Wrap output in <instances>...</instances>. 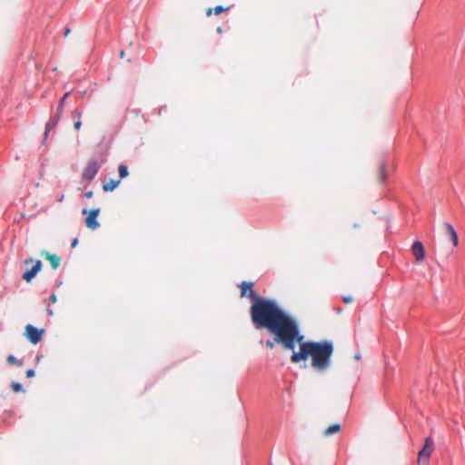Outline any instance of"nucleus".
Listing matches in <instances>:
<instances>
[{"label":"nucleus","mask_w":465,"mask_h":465,"mask_svg":"<svg viewBox=\"0 0 465 465\" xmlns=\"http://www.w3.org/2000/svg\"><path fill=\"white\" fill-rule=\"evenodd\" d=\"M271 323L275 341L284 350L292 351V362L298 363L311 358L312 368L319 372H324L331 367L334 352L332 341H304L298 322L291 315H275Z\"/></svg>","instance_id":"1"},{"label":"nucleus","mask_w":465,"mask_h":465,"mask_svg":"<svg viewBox=\"0 0 465 465\" xmlns=\"http://www.w3.org/2000/svg\"><path fill=\"white\" fill-rule=\"evenodd\" d=\"M239 287L242 297L253 300L251 307V318L253 324L257 329H265L272 334V319H274V316L278 314H289L275 301L256 295L253 290V282H242Z\"/></svg>","instance_id":"2"},{"label":"nucleus","mask_w":465,"mask_h":465,"mask_svg":"<svg viewBox=\"0 0 465 465\" xmlns=\"http://www.w3.org/2000/svg\"><path fill=\"white\" fill-rule=\"evenodd\" d=\"M434 450L433 440L430 437L425 439L423 448L418 454V465H429L430 457Z\"/></svg>","instance_id":"3"},{"label":"nucleus","mask_w":465,"mask_h":465,"mask_svg":"<svg viewBox=\"0 0 465 465\" xmlns=\"http://www.w3.org/2000/svg\"><path fill=\"white\" fill-rule=\"evenodd\" d=\"M44 333V329H37L32 324H27L25 326V335L26 339L33 344H37L42 340Z\"/></svg>","instance_id":"4"},{"label":"nucleus","mask_w":465,"mask_h":465,"mask_svg":"<svg viewBox=\"0 0 465 465\" xmlns=\"http://www.w3.org/2000/svg\"><path fill=\"white\" fill-rule=\"evenodd\" d=\"M100 209H92L89 212L87 210L84 209L83 213H87V216L85 218V225L87 228L91 230H95L99 227V223L97 221V217L99 215Z\"/></svg>","instance_id":"5"},{"label":"nucleus","mask_w":465,"mask_h":465,"mask_svg":"<svg viewBox=\"0 0 465 465\" xmlns=\"http://www.w3.org/2000/svg\"><path fill=\"white\" fill-rule=\"evenodd\" d=\"M29 263H34L33 267L23 274V279L27 282H30L42 268V262L39 260L34 262L32 259H27L25 261V264L27 265Z\"/></svg>","instance_id":"6"},{"label":"nucleus","mask_w":465,"mask_h":465,"mask_svg":"<svg viewBox=\"0 0 465 465\" xmlns=\"http://www.w3.org/2000/svg\"><path fill=\"white\" fill-rule=\"evenodd\" d=\"M99 168L97 162L90 161L83 171V179L90 183L97 174Z\"/></svg>","instance_id":"7"},{"label":"nucleus","mask_w":465,"mask_h":465,"mask_svg":"<svg viewBox=\"0 0 465 465\" xmlns=\"http://www.w3.org/2000/svg\"><path fill=\"white\" fill-rule=\"evenodd\" d=\"M412 255L415 258L417 263L421 262L425 258V249L423 244L420 241H415L411 246Z\"/></svg>","instance_id":"8"},{"label":"nucleus","mask_w":465,"mask_h":465,"mask_svg":"<svg viewBox=\"0 0 465 465\" xmlns=\"http://www.w3.org/2000/svg\"><path fill=\"white\" fill-rule=\"evenodd\" d=\"M40 255L50 262L53 270H56L61 263V258L54 253H50L45 250L41 251Z\"/></svg>","instance_id":"9"},{"label":"nucleus","mask_w":465,"mask_h":465,"mask_svg":"<svg viewBox=\"0 0 465 465\" xmlns=\"http://www.w3.org/2000/svg\"><path fill=\"white\" fill-rule=\"evenodd\" d=\"M443 228L446 235L450 238L453 246L456 247L459 245V238L458 234L454 229V227L449 223H443Z\"/></svg>","instance_id":"10"},{"label":"nucleus","mask_w":465,"mask_h":465,"mask_svg":"<svg viewBox=\"0 0 465 465\" xmlns=\"http://www.w3.org/2000/svg\"><path fill=\"white\" fill-rule=\"evenodd\" d=\"M62 117V114H59L58 113H55L54 115L51 117V119L47 122L45 124V135L48 132L54 130L57 124L59 123L60 119Z\"/></svg>","instance_id":"11"},{"label":"nucleus","mask_w":465,"mask_h":465,"mask_svg":"<svg viewBox=\"0 0 465 465\" xmlns=\"http://www.w3.org/2000/svg\"><path fill=\"white\" fill-rule=\"evenodd\" d=\"M121 183V180H109L103 183L102 187L104 192H113Z\"/></svg>","instance_id":"12"},{"label":"nucleus","mask_w":465,"mask_h":465,"mask_svg":"<svg viewBox=\"0 0 465 465\" xmlns=\"http://www.w3.org/2000/svg\"><path fill=\"white\" fill-rule=\"evenodd\" d=\"M230 9V6H227V7H223L222 5H217L215 6L214 8H208L206 10V15L209 17L212 15L213 12L214 13L215 15H221L223 12L224 11H228Z\"/></svg>","instance_id":"13"},{"label":"nucleus","mask_w":465,"mask_h":465,"mask_svg":"<svg viewBox=\"0 0 465 465\" xmlns=\"http://www.w3.org/2000/svg\"><path fill=\"white\" fill-rule=\"evenodd\" d=\"M341 430V425L338 423L332 424L329 426L324 431L323 435L329 437L332 434H335Z\"/></svg>","instance_id":"14"},{"label":"nucleus","mask_w":465,"mask_h":465,"mask_svg":"<svg viewBox=\"0 0 465 465\" xmlns=\"http://www.w3.org/2000/svg\"><path fill=\"white\" fill-rule=\"evenodd\" d=\"M377 179L380 183H384L386 180V168L384 163H380L378 167Z\"/></svg>","instance_id":"15"},{"label":"nucleus","mask_w":465,"mask_h":465,"mask_svg":"<svg viewBox=\"0 0 465 465\" xmlns=\"http://www.w3.org/2000/svg\"><path fill=\"white\" fill-rule=\"evenodd\" d=\"M6 361L10 365H17L22 366V361L17 360L14 355H9L6 359Z\"/></svg>","instance_id":"16"},{"label":"nucleus","mask_w":465,"mask_h":465,"mask_svg":"<svg viewBox=\"0 0 465 465\" xmlns=\"http://www.w3.org/2000/svg\"><path fill=\"white\" fill-rule=\"evenodd\" d=\"M118 172L121 179L127 177L129 174L127 167L124 164L119 165Z\"/></svg>","instance_id":"17"},{"label":"nucleus","mask_w":465,"mask_h":465,"mask_svg":"<svg viewBox=\"0 0 465 465\" xmlns=\"http://www.w3.org/2000/svg\"><path fill=\"white\" fill-rule=\"evenodd\" d=\"M11 386L14 392H20L24 391L23 385L19 382H13Z\"/></svg>","instance_id":"18"},{"label":"nucleus","mask_w":465,"mask_h":465,"mask_svg":"<svg viewBox=\"0 0 465 465\" xmlns=\"http://www.w3.org/2000/svg\"><path fill=\"white\" fill-rule=\"evenodd\" d=\"M82 111L79 109H75L72 112L71 116L73 119L80 120L82 117Z\"/></svg>","instance_id":"19"},{"label":"nucleus","mask_w":465,"mask_h":465,"mask_svg":"<svg viewBox=\"0 0 465 465\" xmlns=\"http://www.w3.org/2000/svg\"><path fill=\"white\" fill-rule=\"evenodd\" d=\"M64 99H61V100L59 101L58 105H57L56 113H58L59 114H63V112H64Z\"/></svg>","instance_id":"20"},{"label":"nucleus","mask_w":465,"mask_h":465,"mask_svg":"<svg viewBox=\"0 0 465 465\" xmlns=\"http://www.w3.org/2000/svg\"><path fill=\"white\" fill-rule=\"evenodd\" d=\"M25 375L27 378H32L35 375V372L33 369H29L25 371Z\"/></svg>","instance_id":"21"},{"label":"nucleus","mask_w":465,"mask_h":465,"mask_svg":"<svg viewBox=\"0 0 465 465\" xmlns=\"http://www.w3.org/2000/svg\"><path fill=\"white\" fill-rule=\"evenodd\" d=\"M275 343H277V342L275 341L274 339H273V341H270V340L266 341V346L271 348V349L274 348V344Z\"/></svg>","instance_id":"22"},{"label":"nucleus","mask_w":465,"mask_h":465,"mask_svg":"<svg viewBox=\"0 0 465 465\" xmlns=\"http://www.w3.org/2000/svg\"><path fill=\"white\" fill-rule=\"evenodd\" d=\"M342 301L345 303H351L353 302V298L351 296H344Z\"/></svg>","instance_id":"23"},{"label":"nucleus","mask_w":465,"mask_h":465,"mask_svg":"<svg viewBox=\"0 0 465 465\" xmlns=\"http://www.w3.org/2000/svg\"><path fill=\"white\" fill-rule=\"evenodd\" d=\"M81 126H82V122H81V120H76V121L74 122V129H75V130H79V129L81 128Z\"/></svg>","instance_id":"24"},{"label":"nucleus","mask_w":465,"mask_h":465,"mask_svg":"<svg viewBox=\"0 0 465 465\" xmlns=\"http://www.w3.org/2000/svg\"><path fill=\"white\" fill-rule=\"evenodd\" d=\"M93 194H94V193H93V192H92V191H88V192H86V193H84V196H85L86 198H92V197H93Z\"/></svg>","instance_id":"25"},{"label":"nucleus","mask_w":465,"mask_h":465,"mask_svg":"<svg viewBox=\"0 0 465 465\" xmlns=\"http://www.w3.org/2000/svg\"><path fill=\"white\" fill-rule=\"evenodd\" d=\"M78 243V239L74 238L71 243L72 248H74Z\"/></svg>","instance_id":"26"},{"label":"nucleus","mask_w":465,"mask_h":465,"mask_svg":"<svg viewBox=\"0 0 465 465\" xmlns=\"http://www.w3.org/2000/svg\"><path fill=\"white\" fill-rule=\"evenodd\" d=\"M70 32H71V30H70V28H69V27L65 28L64 33V37L68 36V35L70 34Z\"/></svg>","instance_id":"27"},{"label":"nucleus","mask_w":465,"mask_h":465,"mask_svg":"<svg viewBox=\"0 0 465 465\" xmlns=\"http://www.w3.org/2000/svg\"><path fill=\"white\" fill-rule=\"evenodd\" d=\"M68 96H69V92L65 93L61 99H64V102L65 99H67Z\"/></svg>","instance_id":"28"},{"label":"nucleus","mask_w":465,"mask_h":465,"mask_svg":"<svg viewBox=\"0 0 465 465\" xmlns=\"http://www.w3.org/2000/svg\"><path fill=\"white\" fill-rule=\"evenodd\" d=\"M216 32L218 34H222L223 33V28L221 26H218L217 29H216Z\"/></svg>","instance_id":"29"},{"label":"nucleus","mask_w":465,"mask_h":465,"mask_svg":"<svg viewBox=\"0 0 465 465\" xmlns=\"http://www.w3.org/2000/svg\"><path fill=\"white\" fill-rule=\"evenodd\" d=\"M51 300H52V302H54L56 301V297H55V295H52V296H51Z\"/></svg>","instance_id":"30"},{"label":"nucleus","mask_w":465,"mask_h":465,"mask_svg":"<svg viewBox=\"0 0 465 465\" xmlns=\"http://www.w3.org/2000/svg\"><path fill=\"white\" fill-rule=\"evenodd\" d=\"M64 195H62L59 199H58V202H62L64 200Z\"/></svg>","instance_id":"31"},{"label":"nucleus","mask_w":465,"mask_h":465,"mask_svg":"<svg viewBox=\"0 0 465 465\" xmlns=\"http://www.w3.org/2000/svg\"><path fill=\"white\" fill-rule=\"evenodd\" d=\"M121 56H124V51L121 52Z\"/></svg>","instance_id":"32"}]
</instances>
